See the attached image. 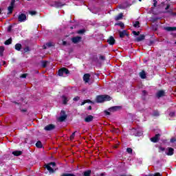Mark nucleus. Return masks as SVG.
<instances>
[{
    "label": "nucleus",
    "mask_w": 176,
    "mask_h": 176,
    "mask_svg": "<svg viewBox=\"0 0 176 176\" xmlns=\"http://www.w3.org/2000/svg\"><path fill=\"white\" fill-rule=\"evenodd\" d=\"M83 80L85 82V83H89L90 80V74H85L83 76Z\"/></svg>",
    "instance_id": "nucleus-14"
},
{
    "label": "nucleus",
    "mask_w": 176,
    "mask_h": 176,
    "mask_svg": "<svg viewBox=\"0 0 176 176\" xmlns=\"http://www.w3.org/2000/svg\"><path fill=\"white\" fill-rule=\"evenodd\" d=\"M12 155H14V156H21V155H23V151H15L12 152Z\"/></svg>",
    "instance_id": "nucleus-21"
},
{
    "label": "nucleus",
    "mask_w": 176,
    "mask_h": 176,
    "mask_svg": "<svg viewBox=\"0 0 176 176\" xmlns=\"http://www.w3.org/2000/svg\"><path fill=\"white\" fill-rule=\"evenodd\" d=\"M160 151H161V152H164V151H166V148L164 147L160 146L159 148Z\"/></svg>",
    "instance_id": "nucleus-50"
},
{
    "label": "nucleus",
    "mask_w": 176,
    "mask_h": 176,
    "mask_svg": "<svg viewBox=\"0 0 176 176\" xmlns=\"http://www.w3.org/2000/svg\"><path fill=\"white\" fill-rule=\"evenodd\" d=\"M99 59L101 60L102 61H105V56L100 55L99 57Z\"/></svg>",
    "instance_id": "nucleus-43"
},
{
    "label": "nucleus",
    "mask_w": 176,
    "mask_h": 176,
    "mask_svg": "<svg viewBox=\"0 0 176 176\" xmlns=\"http://www.w3.org/2000/svg\"><path fill=\"white\" fill-rule=\"evenodd\" d=\"M1 12H2V10L0 8V14H1Z\"/></svg>",
    "instance_id": "nucleus-62"
},
{
    "label": "nucleus",
    "mask_w": 176,
    "mask_h": 176,
    "mask_svg": "<svg viewBox=\"0 0 176 176\" xmlns=\"http://www.w3.org/2000/svg\"><path fill=\"white\" fill-rule=\"evenodd\" d=\"M168 9H170V4H168L166 6V8H165V10H168Z\"/></svg>",
    "instance_id": "nucleus-56"
},
{
    "label": "nucleus",
    "mask_w": 176,
    "mask_h": 176,
    "mask_svg": "<svg viewBox=\"0 0 176 176\" xmlns=\"http://www.w3.org/2000/svg\"><path fill=\"white\" fill-rule=\"evenodd\" d=\"M36 148H42L43 146L42 145V142L41 141H38L36 143Z\"/></svg>",
    "instance_id": "nucleus-32"
},
{
    "label": "nucleus",
    "mask_w": 176,
    "mask_h": 176,
    "mask_svg": "<svg viewBox=\"0 0 176 176\" xmlns=\"http://www.w3.org/2000/svg\"><path fill=\"white\" fill-rule=\"evenodd\" d=\"M22 45L20 43H16L15 45V50H17L18 52H20L21 50Z\"/></svg>",
    "instance_id": "nucleus-27"
},
{
    "label": "nucleus",
    "mask_w": 176,
    "mask_h": 176,
    "mask_svg": "<svg viewBox=\"0 0 176 176\" xmlns=\"http://www.w3.org/2000/svg\"><path fill=\"white\" fill-rule=\"evenodd\" d=\"M31 50L30 49V47H26L25 48H23V52L24 53H28V52H30Z\"/></svg>",
    "instance_id": "nucleus-38"
},
{
    "label": "nucleus",
    "mask_w": 176,
    "mask_h": 176,
    "mask_svg": "<svg viewBox=\"0 0 176 176\" xmlns=\"http://www.w3.org/2000/svg\"><path fill=\"white\" fill-rule=\"evenodd\" d=\"M16 2H20V0H11V2H10V5L14 8V3H16Z\"/></svg>",
    "instance_id": "nucleus-36"
},
{
    "label": "nucleus",
    "mask_w": 176,
    "mask_h": 176,
    "mask_svg": "<svg viewBox=\"0 0 176 176\" xmlns=\"http://www.w3.org/2000/svg\"><path fill=\"white\" fill-rule=\"evenodd\" d=\"M62 98L63 100V104L64 105H67V104H68V98H67V97H65V96H62Z\"/></svg>",
    "instance_id": "nucleus-30"
},
{
    "label": "nucleus",
    "mask_w": 176,
    "mask_h": 176,
    "mask_svg": "<svg viewBox=\"0 0 176 176\" xmlns=\"http://www.w3.org/2000/svg\"><path fill=\"white\" fill-rule=\"evenodd\" d=\"M144 39H145V35L140 34V36L135 38V41L141 42L142 41H144Z\"/></svg>",
    "instance_id": "nucleus-15"
},
{
    "label": "nucleus",
    "mask_w": 176,
    "mask_h": 176,
    "mask_svg": "<svg viewBox=\"0 0 176 176\" xmlns=\"http://www.w3.org/2000/svg\"><path fill=\"white\" fill-rule=\"evenodd\" d=\"M151 142H157L160 140V134L157 133L154 137L151 138Z\"/></svg>",
    "instance_id": "nucleus-8"
},
{
    "label": "nucleus",
    "mask_w": 176,
    "mask_h": 176,
    "mask_svg": "<svg viewBox=\"0 0 176 176\" xmlns=\"http://www.w3.org/2000/svg\"><path fill=\"white\" fill-rule=\"evenodd\" d=\"M86 32V30L85 29H81L77 31V34H80V35L85 34Z\"/></svg>",
    "instance_id": "nucleus-35"
},
{
    "label": "nucleus",
    "mask_w": 176,
    "mask_h": 176,
    "mask_svg": "<svg viewBox=\"0 0 176 176\" xmlns=\"http://www.w3.org/2000/svg\"><path fill=\"white\" fill-rule=\"evenodd\" d=\"M84 176H90L91 175V170H87L83 172Z\"/></svg>",
    "instance_id": "nucleus-26"
},
{
    "label": "nucleus",
    "mask_w": 176,
    "mask_h": 176,
    "mask_svg": "<svg viewBox=\"0 0 176 176\" xmlns=\"http://www.w3.org/2000/svg\"><path fill=\"white\" fill-rule=\"evenodd\" d=\"M115 25H119L121 28H124V23L122 22L116 23Z\"/></svg>",
    "instance_id": "nucleus-37"
},
{
    "label": "nucleus",
    "mask_w": 176,
    "mask_h": 176,
    "mask_svg": "<svg viewBox=\"0 0 176 176\" xmlns=\"http://www.w3.org/2000/svg\"><path fill=\"white\" fill-rule=\"evenodd\" d=\"M133 27H135V28H140V21H135L133 24Z\"/></svg>",
    "instance_id": "nucleus-34"
},
{
    "label": "nucleus",
    "mask_w": 176,
    "mask_h": 176,
    "mask_svg": "<svg viewBox=\"0 0 176 176\" xmlns=\"http://www.w3.org/2000/svg\"><path fill=\"white\" fill-rule=\"evenodd\" d=\"M99 176H105V173H102L99 175Z\"/></svg>",
    "instance_id": "nucleus-57"
},
{
    "label": "nucleus",
    "mask_w": 176,
    "mask_h": 176,
    "mask_svg": "<svg viewBox=\"0 0 176 176\" xmlns=\"http://www.w3.org/2000/svg\"><path fill=\"white\" fill-rule=\"evenodd\" d=\"M81 41H82L81 36H77L72 38V42L73 43L76 44V43H79V42H81Z\"/></svg>",
    "instance_id": "nucleus-7"
},
{
    "label": "nucleus",
    "mask_w": 176,
    "mask_h": 176,
    "mask_svg": "<svg viewBox=\"0 0 176 176\" xmlns=\"http://www.w3.org/2000/svg\"><path fill=\"white\" fill-rule=\"evenodd\" d=\"M67 118H68V116L65 113V111L62 110L60 111V116L58 118L59 122H65Z\"/></svg>",
    "instance_id": "nucleus-4"
},
{
    "label": "nucleus",
    "mask_w": 176,
    "mask_h": 176,
    "mask_svg": "<svg viewBox=\"0 0 176 176\" xmlns=\"http://www.w3.org/2000/svg\"><path fill=\"white\" fill-rule=\"evenodd\" d=\"M115 42H116V40H115V38H113V36H111L109 38V39H107V43H109V45H111V46H113Z\"/></svg>",
    "instance_id": "nucleus-11"
},
{
    "label": "nucleus",
    "mask_w": 176,
    "mask_h": 176,
    "mask_svg": "<svg viewBox=\"0 0 176 176\" xmlns=\"http://www.w3.org/2000/svg\"><path fill=\"white\" fill-rule=\"evenodd\" d=\"M104 113L107 116H109V115H111V112H109L107 110H104Z\"/></svg>",
    "instance_id": "nucleus-48"
},
{
    "label": "nucleus",
    "mask_w": 176,
    "mask_h": 176,
    "mask_svg": "<svg viewBox=\"0 0 176 176\" xmlns=\"http://www.w3.org/2000/svg\"><path fill=\"white\" fill-rule=\"evenodd\" d=\"M164 94H165L164 91L160 90L157 91L156 96H157V98H160L162 97H164Z\"/></svg>",
    "instance_id": "nucleus-16"
},
{
    "label": "nucleus",
    "mask_w": 176,
    "mask_h": 176,
    "mask_svg": "<svg viewBox=\"0 0 176 176\" xmlns=\"http://www.w3.org/2000/svg\"><path fill=\"white\" fill-rule=\"evenodd\" d=\"M49 62L47 61V60H42L41 61V67H43V68H46V67H47V63H48Z\"/></svg>",
    "instance_id": "nucleus-28"
},
{
    "label": "nucleus",
    "mask_w": 176,
    "mask_h": 176,
    "mask_svg": "<svg viewBox=\"0 0 176 176\" xmlns=\"http://www.w3.org/2000/svg\"><path fill=\"white\" fill-rule=\"evenodd\" d=\"M111 100H112V98H111L109 95H99L96 96V102L100 104L104 101H111Z\"/></svg>",
    "instance_id": "nucleus-1"
},
{
    "label": "nucleus",
    "mask_w": 176,
    "mask_h": 176,
    "mask_svg": "<svg viewBox=\"0 0 176 176\" xmlns=\"http://www.w3.org/2000/svg\"><path fill=\"white\" fill-rule=\"evenodd\" d=\"M3 65L6 64V61H3Z\"/></svg>",
    "instance_id": "nucleus-61"
},
{
    "label": "nucleus",
    "mask_w": 176,
    "mask_h": 176,
    "mask_svg": "<svg viewBox=\"0 0 176 176\" xmlns=\"http://www.w3.org/2000/svg\"><path fill=\"white\" fill-rule=\"evenodd\" d=\"M121 19H123V13H120L115 17L116 21H118V20H121Z\"/></svg>",
    "instance_id": "nucleus-25"
},
{
    "label": "nucleus",
    "mask_w": 176,
    "mask_h": 176,
    "mask_svg": "<svg viewBox=\"0 0 176 176\" xmlns=\"http://www.w3.org/2000/svg\"><path fill=\"white\" fill-rule=\"evenodd\" d=\"M169 116L170 118H174V116H175V112L171 111L170 113H169Z\"/></svg>",
    "instance_id": "nucleus-41"
},
{
    "label": "nucleus",
    "mask_w": 176,
    "mask_h": 176,
    "mask_svg": "<svg viewBox=\"0 0 176 176\" xmlns=\"http://www.w3.org/2000/svg\"><path fill=\"white\" fill-rule=\"evenodd\" d=\"M12 28H13V25H10L8 28V32H10L12 31Z\"/></svg>",
    "instance_id": "nucleus-44"
},
{
    "label": "nucleus",
    "mask_w": 176,
    "mask_h": 176,
    "mask_svg": "<svg viewBox=\"0 0 176 176\" xmlns=\"http://www.w3.org/2000/svg\"><path fill=\"white\" fill-rule=\"evenodd\" d=\"M85 104H94V102L91 101L90 99H87L83 100V102L81 103V106L85 105Z\"/></svg>",
    "instance_id": "nucleus-23"
},
{
    "label": "nucleus",
    "mask_w": 176,
    "mask_h": 176,
    "mask_svg": "<svg viewBox=\"0 0 176 176\" xmlns=\"http://www.w3.org/2000/svg\"><path fill=\"white\" fill-rule=\"evenodd\" d=\"M153 6L154 8H156L157 6V1L153 0Z\"/></svg>",
    "instance_id": "nucleus-49"
},
{
    "label": "nucleus",
    "mask_w": 176,
    "mask_h": 176,
    "mask_svg": "<svg viewBox=\"0 0 176 176\" xmlns=\"http://www.w3.org/2000/svg\"><path fill=\"white\" fill-rule=\"evenodd\" d=\"M27 74H23L21 76V78H22L23 79H25V78H27Z\"/></svg>",
    "instance_id": "nucleus-47"
},
{
    "label": "nucleus",
    "mask_w": 176,
    "mask_h": 176,
    "mask_svg": "<svg viewBox=\"0 0 176 176\" xmlns=\"http://www.w3.org/2000/svg\"><path fill=\"white\" fill-rule=\"evenodd\" d=\"M14 102V104H16V105H20V103H19V102H16V101H14V102Z\"/></svg>",
    "instance_id": "nucleus-60"
},
{
    "label": "nucleus",
    "mask_w": 176,
    "mask_h": 176,
    "mask_svg": "<svg viewBox=\"0 0 176 176\" xmlns=\"http://www.w3.org/2000/svg\"><path fill=\"white\" fill-rule=\"evenodd\" d=\"M63 46H65L67 45V41H63Z\"/></svg>",
    "instance_id": "nucleus-59"
},
{
    "label": "nucleus",
    "mask_w": 176,
    "mask_h": 176,
    "mask_svg": "<svg viewBox=\"0 0 176 176\" xmlns=\"http://www.w3.org/2000/svg\"><path fill=\"white\" fill-rule=\"evenodd\" d=\"M160 116V113H159V111H154L153 113V116L154 118H156L157 116Z\"/></svg>",
    "instance_id": "nucleus-33"
},
{
    "label": "nucleus",
    "mask_w": 176,
    "mask_h": 176,
    "mask_svg": "<svg viewBox=\"0 0 176 176\" xmlns=\"http://www.w3.org/2000/svg\"><path fill=\"white\" fill-rule=\"evenodd\" d=\"M75 133H76V132H74V133L71 135V136H70V140H74V138H75Z\"/></svg>",
    "instance_id": "nucleus-46"
},
{
    "label": "nucleus",
    "mask_w": 176,
    "mask_h": 176,
    "mask_svg": "<svg viewBox=\"0 0 176 176\" xmlns=\"http://www.w3.org/2000/svg\"><path fill=\"white\" fill-rule=\"evenodd\" d=\"M120 38H124V36H129V34L127 33V30H123L122 32L120 31Z\"/></svg>",
    "instance_id": "nucleus-13"
},
{
    "label": "nucleus",
    "mask_w": 176,
    "mask_h": 176,
    "mask_svg": "<svg viewBox=\"0 0 176 176\" xmlns=\"http://www.w3.org/2000/svg\"><path fill=\"white\" fill-rule=\"evenodd\" d=\"M142 135V133L135 129H132L130 133V135H131L132 137H141Z\"/></svg>",
    "instance_id": "nucleus-3"
},
{
    "label": "nucleus",
    "mask_w": 176,
    "mask_h": 176,
    "mask_svg": "<svg viewBox=\"0 0 176 176\" xmlns=\"http://www.w3.org/2000/svg\"><path fill=\"white\" fill-rule=\"evenodd\" d=\"M48 164H50V166H52V167H55L56 166V162H50Z\"/></svg>",
    "instance_id": "nucleus-53"
},
{
    "label": "nucleus",
    "mask_w": 176,
    "mask_h": 176,
    "mask_svg": "<svg viewBox=\"0 0 176 176\" xmlns=\"http://www.w3.org/2000/svg\"><path fill=\"white\" fill-rule=\"evenodd\" d=\"M162 5H164V2H162Z\"/></svg>",
    "instance_id": "nucleus-63"
},
{
    "label": "nucleus",
    "mask_w": 176,
    "mask_h": 176,
    "mask_svg": "<svg viewBox=\"0 0 176 176\" xmlns=\"http://www.w3.org/2000/svg\"><path fill=\"white\" fill-rule=\"evenodd\" d=\"M166 155L168 156H173V155H174V148H173L171 147H168V153H166Z\"/></svg>",
    "instance_id": "nucleus-17"
},
{
    "label": "nucleus",
    "mask_w": 176,
    "mask_h": 176,
    "mask_svg": "<svg viewBox=\"0 0 176 176\" xmlns=\"http://www.w3.org/2000/svg\"><path fill=\"white\" fill-rule=\"evenodd\" d=\"M140 77L141 78V79H146V73H145V72L144 70H142V72H140L139 73Z\"/></svg>",
    "instance_id": "nucleus-19"
},
{
    "label": "nucleus",
    "mask_w": 176,
    "mask_h": 176,
    "mask_svg": "<svg viewBox=\"0 0 176 176\" xmlns=\"http://www.w3.org/2000/svg\"><path fill=\"white\" fill-rule=\"evenodd\" d=\"M54 129H56V125L50 124L45 126L44 130H45V131H52V130H54Z\"/></svg>",
    "instance_id": "nucleus-6"
},
{
    "label": "nucleus",
    "mask_w": 176,
    "mask_h": 176,
    "mask_svg": "<svg viewBox=\"0 0 176 176\" xmlns=\"http://www.w3.org/2000/svg\"><path fill=\"white\" fill-rule=\"evenodd\" d=\"M21 112H22L23 113H24V112H27V109H20Z\"/></svg>",
    "instance_id": "nucleus-54"
},
{
    "label": "nucleus",
    "mask_w": 176,
    "mask_h": 176,
    "mask_svg": "<svg viewBox=\"0 0 176 176\" xmlns=\"http://www.w3.org/2000/svg\"><path fill=\"white\" fill-rule=\"evenodd\" d=\"M122 107L120 106H114L109 108V112H116V111H119Z\"/></svg>",
    "instance_id": "nucleus-10"
},
{
    "label": "nucleus",
    "mask_w": 176,
    "mask_h": 176,
    "mask_svg": "<svg viewBox=\"0 0 176 176\" xmlns=\"http://www.w3.org/2000/svg\"><path fill=\"white\" fill-rule=\"evenodd\" d=\"M87 110H88V111H91V106H89V107H87Z\"/></svg>",
    "instance_id": "nucleus-58"
},
{
    "label": "nucleus",
    "mask_w": 176,
    "mask_h": 176,
    "mask_svg": "<svg viewBox=\"0 0 176 176\" xmlns=\"http://www.w3.org/2000/svg\"><path fill=\"white\" fill-rule=\"evenodd\" d=\"M164 29L166 30V31H168V32L176 31V27H166Z\"/></svg>",
    "instance_id": "nucleus-20"
},
{
    "label": "nucleus",
    "mask_w": 176,
    "mask_h": 176,
    "mask_svg": "<svg viewBox=\"0 0 176 176\" xmlns=\"http://www.w3.org/2000/svg\"><path fill=\"white\" fill-rule=\"evenodd\" d=\"M14 9V7H13V6H10L8 7V14H12V13H13V10Z\"/></svg>",
    "instance_id": "nucleus-24"
},
{
    "label": "nucleus",
    "mask_w": 176,
    "mask_h": 176,
    "mask_svg": "<svg viewBox=\"0 0 176 176\" xmlns=\"http://www.w3.org/2000/svg\"><path fill=\"white\" fill-rule=\"evenodd\" d=\"M5 52V47L0 46V56L1 57L3 56V52Z\"/></svg>",
    "instance_id": "nucleus-29"
},
{
    "label": "nucleus",
    "mask_w": 176,
    "mask_h": 176,
    "mask_svg": "<svg viewBox=\"0 0 176 176\" xmlns=\"http://www.w3.org/2000/svg\"><path fill=\"white\" fill-rule=\"evenodd\" d=\"M74 28L73 27H71V29L72 30Z\"/></svg>",
    "instance_id": "nucleus-64"
},
{
    "label": "nucleus",
    "mask_w": 176,
    "mask_h": 176,
    "mask_svg": "<svg viewBox=\"0 0 176 176\" xmlns=\"http://www.w3.org/2000/svg\"><path fill=\"white\" fill-rule=\"evenodd\" d=\"M52 46H53V43L52 42H48L43 46V48L44 50H46V49H47V47H52Z\"/></svg>",
    "instance_id": "nucleus-22"
},
{
    "label": "nucleus",
    "mask_w": 176,
    "mask_h": 176,
    "mask_svg": "<svg viewBox=\"0 0 176 176\" xmlns=\"http://www.w3.org/2000/svg\"><path fill=\"white\" fill-rule=\"evenodd\" d=\"M152 176H162V174H160V173H156L155 174H152Z\"/></svg>",
    "instance_id": "nucleus-51"
},
{
    "label": "nucleus",
    "mask_w": 176,
    "mask_h": 176,
    "mask_svg": "<svg viewBox=\"0 0 176 176\" xmlns=\"http://www.w3.org/2000/svg\"><path fill=\"white\" fill-rule=\"evenodd\" d=\"M29 14L31 16H35V14H36V11H30Z\"/></svg>",
    "instance_id": "nucleus-40"
},
{
    "label": "nucleus",
    "mask_w": 176,
    "mask_h": 176,
    "mask_svg": "<svg viewBox=\"0 0 176 176\" xmlns=\"http://www.w3.org/2000/svg\"><path fill=\"white\" fill-rule=\"evenodd\" d=\"M27 20V15L25 14H21L18 16V21L19 23H24Z\"/></svg>",
    "instance_id": "nucleus-5"
},
{
    "label": "nucleus",
    "mask_w": 176,
    "mask_h": 176,
    "mask_svg": "<svg viewBox=\"0 0 176 176\" xmlns=\"http://www.w3.org/2000/svg\"><path fill=\"white\" fill-rule=\"evenodd\" d=\"M45 168H47L50 174H53V173H54V169H53V168H52L49 164L45 166Z\"/></svg>",
    "instance_id": "nucleus-18"
},
{
    "label": "nucleus",
    "mask_w": 176,
    "mask_h": 176,
    "mask_svg": "<svg viewBox=\"0 0 176 176\" xmlns=\"http://www.w3.org/2000/svg\"><path fill=\"white\" fill-rule=\"evenodd\" d=\"M132 34H133V35L135 36H138L140 35V32L133 31Z\"/></svg>",
    "instance_id": "nucleus-42"
},
{
    "label": "nucleus",
    "mask_w": 176,
    "mask_h": 176,
    "mask_svg": "<svg viewBox=\"0 0 176 176\" xmlns=\"http://www.w3.org/2000/svg\"><path fill=\"white\" fill-rule=\"evenodd\" d=\"M126 152H127L128 153H129V154L131 155V153H133V148H126Z\"/></svg>",
    "instance_id": "nucleus-39"
},
{
    "label": "nucleus",
    "mask_w": 176,
    "mask_h": 176,
    "mask_svg": "<svg viewBox=\"0 0 176 176\" xmlns=\"http://www.w3.org/2000/svg\"><path fill=\"white\" fill-rule=\"evenodd\" d=\"M80 98H79V96H76L75 98H73L74 101H79Z\"/></svg>",
    "instance_id": "nucleus-52"
},
{
    "label": "nucleus",
    "mask_w": 176,
    "mask_h": 176,
    "mask_svg": "<svg viewBox=\"0 0 176 176\" xmlns=\"http://www.w3.org/2000/svg\"><path fill=\"white\" fill-rule=\"evenodd\" d=\"M142 94H143L144 96H146V94H147L146 91V90H143V91H142Z\"/></svg>",
    "instance_id": "nucleus-55"
},
{
    "label": "nucleus",
    "mask_w": 176,
    "mask_h": 176,
    "mask_svg": "<svg viewBox=\"0 0 176 176\" xmlns=\"http://www.w3.org/2000/svg\"><path fill=\"white\" fill-rule=\"evenodd\" d=\"M64 74H65L66 75L69 74V70L66 67H62L58 71V75L59 76H64Z\"/></svg>",
    "instance_id": "nucleus-2"
},
{
    "label": "nucleus",
    "mask_w": 176,
    "mask_h": 176,
    "mask_svg": "<svg viewBox=\"0 0 176 176\" xmlns=\"http://www.w3.org/2000/svg\"><path fill=\"white\" fill-rule=\"evenodd\" d=\"M93 119H94V116L89 115L84 119V120L85 123H90V122H93Z\"/></svg>",
    "instance_id": "nucleus-9"
},
{
    "label": "nucleus",
    "mask_w": 176,
    "mask_h": 176,
    "mask_svg": "<svg viewBox=\"0 0 176 176\" xmlns=\"http://www.w3.org/2000/svg\"><path fill=\"white\" fill-rule=\"evenodd\" d=\"M64 5L65 4H63V3H61L60 1L54 2V6L56 8H61V6H64Z\"/></svg>",
    "instance_id": "nucleus-12"
},
{
    "label": "nucleus",
    "mask_w": 176,
    "mask_h": 176,
    "mask_svg": "<svg viewBox=\"0 0 176 176\" xmlns=\"http://www.w3.org/2000/svg\"><path fill=\"white\" fill-rule=\"evenodd\" d=\"M176 142V138H172L170 140V142H171L172 144H173V142Z\"/></svg>",
    "instance_id": "nucleus-45"
},
{
    "label": "nucleus",
    "mask_w": 176,
    "mask_h": 176,
    "mask_svg": "<svg viewBox=\"0 0 176 176\" xmlns=\"http://www.w3.org/2000/svg\"><path fill=\"white\" fill-rule=\"evenodd\" d=\"M4 45H12V38H8L4 42Z\"/></svg>",
    "instance_id": "nucleus-31"
}]
</instances>
